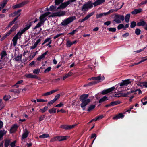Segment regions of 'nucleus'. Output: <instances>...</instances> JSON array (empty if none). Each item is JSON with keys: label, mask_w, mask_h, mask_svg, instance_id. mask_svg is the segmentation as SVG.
<instances>
[{"label": "nucleus", "mask_w": 147, "mask_h": 147, "mask_svg": "<svg viewBox=\"0 0 147 147\" xmlns=\"http://www.w3.org/2000/svg\"><path fill=\"white\" fill-rule=\"evenodd\" d=\"M76 125H62L60 127L65 130H69L73 128Z\"/></svg>", "instance_id": "8"}, {"label": "nucleus", "mask_w": 147, "mask_h": 147, "mask_svg": "<svg viewBox=\"0 0 147 147\" xmlns=\"http://www.w3.org/2000/svg\"><path fill=\"white\" fill-rule=\"evenodd\" d=\"M108 30L113 32H115L116 31V28H110L107 29Z\"/></svg>", "instance_id": "43"}, {"label": "nucleus", "mask_w": 147, "mask_h": 147, "mask_svg": "<svg viewBox=\"0 0 147 147\" xmlns=\"http://www.w3.org/2000/svg\"><path fill=\"white\" fill-rule=\"evenodd\" d=\"M58 89H55L52 90L51 91L49 92H47L46 93L43 94H42V96H49L51 94H52L53 93L57 92V91H58Z\"/></svg>", "instance_id": "15"}, {"label": "nucleus", "mask_w": 147, "mask_h": 147, "mask_svg": "<svg viewBox=\"0 0 147 147\" xmlns=\"http://www.w3.org/2000/svg\"><path fill=\"white\" fill-rule=\"evenodd\" d=\"M142 11L141 9H135L133 11L131 12L132 14H136L137 13H140Z\"/></svg>", "instance_id": "26"}, {"label": "nucleus", "mask_w": 147, "mask_h": 147, "mask_svg": "<svg viewBox=\"0 0 147 147\" xmlns=\"http://www.w3.org/2000/svg\"><path fill=\"white\" fill-rule=\"evenodd\" d=\"M9 0H3L2 3L1 4L0 3V6L2 7V8H4L6 5Z\"/></svg>", "instance_id": "30"}, {"label": "nucleus", "mask_w": 147, "mask_h": 147, "mask_svg": "<svg viewBox=\"0 0 147 147\" xmlns=\"http://www.w3.org/2000/svg\"><path fill=\"white\" fill-rule=\"evenodd\" d=\"M11 97V96L9 95H5L3 97V99L5 101H6L9 100Z\"/></svg>", "instance_id": "40"}, {"label": "nucleus", "mask_w": 147, "mask_h": 147, "mask_svg": "<svg viewBox=\"0 0 147 147\" xmlns=\"http://www.w3.org/2000/svg\"><path fill=\"white\" fill-rule=\"evenodd\" d=\"M18 25H14L8 32L9 33V34H10L12 32L16 30V29L18 27Z\"/></svg>", "instance_id": "23"}, {"label": "nucleus", "mask_w": 147, "mask_h": 147, "mask_svg": "<svg viewBox=\"0 0 147 147\" xmlns=\"http://www.w3.org/2000/svg\"><path fill=\"white\" fill-rule=\"evenodd\" d=\"M51 67H49L47 68L44 71L45 73L48 72L49 71L51 70Z\"/></svg>", "instance_id": "64"}, {"label": "nucleus", "mask_w": 147, "mask_h": 147, "mask_svg": "<svg viewBox=\"0 0 147 147\" xmlns=\"http://www.w3.org/2000/svg\"><path fill=\"white\" fill-rule=\"evenodd\" d=\"M47 100H45L43 99H37V102H47Z\"/></svg>", "instance_id": "55"}, {"label": "nucleus", "mask_w": 147, "mask_h": 147, "mask_svg": "<svg viewBox=\"0 0 147 147\" xmlns=\"http://www.w3.org/2000/svg\"><path fill=\"white\" fill-rule=\"evenodd\" d=\"M88 94H83L80 97V100L82 103L81 104V107L83 108V110L85 109V107L90 101V100L89 99H87Z\"/></svg>", "instance_id": "1"}, {"label": "nucleus", "mask_w": 147, "mask_h": 147, "mask_svg": "<svg viewBox=\"0 0 147 147\" xmlns=\"http://www.w3.org/2000/svg\"><path fill=\"white\" fill-rule=\"evenodd\" d=\"M60 95L59 94H58L56 95L55 96V98L53 100L56 101L57 99H59L60 97Z\"/></svg>", "instance_id": "57"}, {"label": "nucleus", "mask_w": 147, "mask_h": 147, "mask_svg": "<svg viewBox=\"0 0 147 147\" xmlns=\"http://www.w3.org/2000/svg\"><path fill=\"white\" fill-rule=\"evenodd\" d=\"M6 53L5 51H3L1 53V58H3L6 56Z\"/></svg>", "instance_id": "62"}, {"label": "nucleus", "mask_w": 147, "mask_h": 147, "mask_svg": "<svg viewBox=\"0 0 147 147\" xmlns=\"http://www.w3.org/2000/svg\"><path fill=\"white\" fill-rule=\"evenodd\" d=\"M72 74V73L71 72H69L68 73L66 74L63 77V80H64L69 77L71 76Z\"/></svg>", "instance_id": "36"}, {"label": "nucleus", "mask_w": 147, "mask_h": 147, "mask_svg": "<svg viewBox=\"0 0 147 147\" xmlns=\"http://www.w3.org/2000/svg\"><path fill=\"white\" fill-rule=\"evenodd\" d=\"M105 79L104 76L101 75L96 77H92L89 79L90 80H95V81L91 82L89 83V84L94 85L97 83L100 82L101 81H103Z\"/></svg>", "instance_id": "2"}, {"label": "nucleus", "mask_w": 147, "mask_h": 147, "mask_svg": "<svg viewBox=\"0 0 147 147\" xmlns=\"http://www.w3.org/2000/svg\"><path fill=\"white\" fill-rule=\"evenodd\" d=\"M124 20V16L121 15H116L113 21L116 23L119 24L121 23V21H123Z\"/></svg>", "instance_id": "6"}, {"label": "nucleus", "mask_w": 147, "mask_h": 147, "mask_svg": "<svg viewBox=\"0 0 147 147\" xmlns=\"http://www.w3.org/2000/svg\"><path fill=\"white\" fill-rule=\"evenodd\" d=\"M14 23L12 21L11 22H10L9 24L7 26L6 28H9V27H11V26Z\"/></svg>", "instance_id": "60"}, {"label": "nucleus", "mask_w": 147, "mask_h": 147, "mask_svg": "<svg viewBox=\"0 0 147 147\" xmlns=\"http://www.w3.org/2000/svg\"><path fill=\"white\" fill-rule=\"evenodd\" d=\"M28 135V131L26 129H25V131L22 134V139H24L26 138Z\"/></svg>", "instance_id": "21"}, {"label": "nucleus", "mask_w": 147, "mask_h": 147, "mask_svg": "<svg viewBox=\"0 0 147 147\" xmlns=\"http://www.w3.org/2000/svg\"><path fill=\"white\" fill-rule=\"evenodd\" d=\"M124 27L123 24H119L117 26V29L118 30L121 29Z\"/></svg>", "instance_id": "50"}, {"label": "nucleus", "mask_w": 147, "mask_h": 147, "mask_svg": "<svg viewBox=\"0 0 147 147\" xmlns=\"http://www.w3.org/2000/svg\"><path fill=\"white\" fill-rule=\"evenodd\" d=\"M137 25L136 22L134 21H132L131 23L130 27L131 28H134Z\"/></svg>", "instance_id": "49"}, {"label": "nucleus", "mask_w": 147, "mask_h": 147, "mask_svg": "<svg viewBox=\"0 0 147 147\" xmlns=\"http://www.w3.org/2000/svg\"><path fill=\"white\" fill-rule=\"evenodd\" d=\"M45 115H44L40 116L39 118V121H40L43 120L45 118Z\"/></svg>", "instance_id": "58"}, {"label": "nucleus", "mask_w": 147, "mask_h": 147, "mask_svg": "<svg viewBox=\"0 0 147 147\" xmlns=\"http://www.w3.org/2000/svg\"><path fill=\"white\" fill-rule=\"evenodd\" d=\"M107 100H108V97L106 96H105L101 98L99 101L98 102L99 103H102L105 101Z\"/></svg>", "instance_id": "32"}, {"label": "nucleus", "mask_w": 147, "mask_h": 147, "mask_svg": "<svg viewBox=\"0 0 147 147\" xmlns=\"http://www.w3.org/2000/svg\"><path fill=\"white\" fill-rule=\"evenodd\" d=\"M19 39L16 36H15L12 39V41L13 42V45L14 46H16L17 44V42L18 39Z\"/></svg>", "instance_id": "29"}, {"label": "nucleus", "mask_w": 147, "mask_h": 147, "mask_svg": "<svg viewBox=\"0 0 147 147\" xmlns=\"http://www.w3.org/2000/svg\"><path fill=\"white\" fill-rule=\"evenodd\" d=\"M130 16V14H127L125 16L124 19H125V21L127 23L129 22Z\"/></svg>", "instance_id": "33"}, {"label": "nucleus", "mask_w": 147, "mask_h": 147, "mask_svg": "<svg viewBox=\"0 0 147 147\" xmlns=\"http://www.w3.org/2000/svg\"><path fill=\"white\" fill-rule=\"evenodd\" d=\"M95 107V105H90L88 108V111H90L94 109Z\"/></svg>", "instance_id": "44"}, {"label": "nucleus", "mask_w": 147, "mask_h": 147, "mask_svg": "<svg viewBox=\"0 0 147 147\" xmlns=\"http://www.w3.org/2000/svg\"><path fill=\"white\" fill-rule=\"evenodd\" d=\"M103 16V14L102 13H100L99 14H97L96 15V18L98 19L99 18H100Z\"/></svg>", "instance_id": "63"}, {"label": "nucleus", "mask_w": 147, "mask_h": 147, "mask_svg": "<svg viewBox=\"0 0 147 147\" xmlns=\"http://www.w3.org/2000/svg\"><path fill=\"white\" fill-rule=\"evenodd\" d=\"M51 38H47L46 39H45L44 42L42 43V45H43L45 44V43H46L48 42H49L50 41H51Z\"/></svg>", "instance_id": "42"}, {"label": "nucleus", "mask_w": 147, "mask_h": 147, "mask_svg": "<svg viewBox=\"0 0 147 147\" xmlns=\"http://www.w3.org/2000/svg\"><path fill=\"white\" fill-rule=\"evenodd\" d=\"M16 143V141H14L11 142L10 144V145L11 146V147H15V143Z\"/></svg>", "instance_id": "59"}, {"label": "nucleus", "mask_w": 147, "mask_h": 147, "mask_svg": "<svg viewBox=\"0 0 147 147\" xmlns=\"http://www.w3.org/2000/svg\"><path fill=\"white\" fill-rule=\"evenodd\" d=\"M28 1H25L18 4L20 8L22 7L25 5L27 4L28 3Z\"/></svg>", "instance_id": "38"}, {"label": "nucleus", "mask_w": 147, "mask_h": 147, "mask_svg": "<svg viewBox=\"0 0 147 147\" xmlns=\"http://www.w3.org/2000/svg\"><path fill=\"white\" fill-rule=\"evenodd\" d=\"M124 3H123L121 5L119 3H117L115 5V8L117 9L116 10H118L122 8L123 6L124 5Z\"/></svg>", "instance_id": "31"}, {"label": "nucleus", "mask_w": 147, "mask_h": 147, "mask_svg": "<svg viewBox=\"0 0 147 147\" xmlns=\"http://www.w3.org/2000/svg\"><path fill=\"white\" fill-rule=\"evenodd\" d=\"M63 1V0H55V3L56 5H58L59 4L62 3Z\"/></svg>", "instance_id": "46"}, {"label": "nucleus", "mask_w": 147, "mask_h": 147, "mask_svg": "<svg viewBox=\"0 0 147 147\" xmlns=\"http://www.w3.org/2000/svg\"><path fill=\"white\" fill-rule=\"evenodd\" d=\"M57 138L58 141H61L63 140H66L68 136H57Z\"/></svg>", "instance_id": "14"}, {"label": "nucleus", "mask_w": 147, "mask_h": 147, "mask_svg": "<svg viewBox=\"0 0 147 147\" xmlns=\"http://www.w3.org/2000/svg\"><path fill=\"white\" fill-rule=\"evenodd\" d=\"M122 81L123 82L120 83V86L124 85L127 86L129 84L131 83V82L130 81L129 79H127L125 80H123Z\"/></svg>", "instance_id": "10"}, {"label": "nucleus", "mask_w": 147, "mask_h": 147, "mask_svg": "<svg viewBox=\"0 0 147 147\" xmlns=\"http://www.w3.org/2000/svg\"><path fill=\"white\" fill-rule=\"evenodd\" d=\"M46 17L44 14L42 15L39 18L40 22L44 24L45 21L46 20V19H45Z\"/></svg>", "instance_id": "20"}, {"label": "nucleus", "mask_w": 147, "mask_h": 147, "mask_svg": "<svg viewBox=\"0 0 147 147\" xmlns=\"http://www.w3.org/2000/svg\"><path fill=\"white\" fill-rule=\"evenodd\" d=\"M146 22H145L143 20H140V22H138L137 24V25L138 26H145L146 24Z\"/></svg>", "instance_id": "17"}, {"label": "nucleus", "mask_w": 147, "mask_h": 147, "mask_svg": "<svg viewBox=\"0 0 147 147\" xmlns=\"http://www.w3.org/2000/svg\"><path fill=\"white\" fill-rule=\"evenodd\" d=\"M77 41L75 40L73 42H71L70 41L68 40L67 41L66 43V45L67 47H70L73 44H76L77 43Z\"/></svg>", "instance_id": "18"}, {"label": "nucleus", "mask_w": 147, "mask_h": 147, "mask_svg": "<svg viewBox=\"0 0 147 147\" xmlns=\"http://www.w3.org/2000/svg\"><path fill=\"white\" fill-rule=\"evenodd\" d=\"M48 107L47 106H45L43 109H40L39 111L41 112L42 113L45 112L47 110Z\"/></svg>", "instance_id": "41"}, {"label": "nucleus", "mask_w": 147, "mask_h": 147, "mask_svg": "<svg viewBox=\"0 0 147 147\" xmlns=\"http://www.w3.org/2000/svg\"><path fill=\"white\" fill-rule=\"evenodd\" d=\"M44 57L42 56V55H41L39 57L37 58V60L38 61H41L42 59H43Z\"/></svg>", "instance_id": "61"}, {"label": "nucleus", "mask_w": 147, "mask_h": 147, "mask_svg": "<svg viewBox=\"0 0 147 147\" xmlns=\"http://www.w3.org/2000/svg\"><path fill=\"white\" fill-rule=\"evenodd\" d=\"M25 76L27 78H36L37 76L36 75L32 74H28L25 75Z\"/></svg>", "instance_id": "27"}, {"label": "nucleus", "mask_w": 147, "mask_h": 147, "mask_svg": "<svg viewBox=\"0 0 147 147\" xmlns=\"http://www.w3.org/2000/svg\"><path fill=\"white\" fill-rule=\"evenodd\" d=\"M57 141H58L57 136H56L52 138L50 140V142H53Z\"/></svg>", "instance_id": "47"}, {"label": "nucleus", "mask_w": 147, "mask_h": 147, "mask_svg": "<svg viewBox=\"0 0 147 147\" xmlns=\"http://www.w3.org/2000/svg\"><path fill=\"white\" fill-rule=\"evenodd\" d=\"M115 87H113L109 88L103 90L102 92L101 93L103 94H106L113 91L115 89Z\"/></svg>", "instance_id": "9"}, {"label": "nucleus", "mask_w": 147, "mask_h": 147, "mask_svg": "<svg viewBox=\"0 0 147 147\" xmlns=\"http://www.w3.org/2000/svg\"><path fill=\"white\" fill-rule=\"evenodd\" d=\"M124 115L122 113H119L113 118V119L114 120H117L120 118H123Z\"/></svg>", "instance_id": "19"}, {"label": "nucleus", "mask_w": 147, "mask_h": 147, "mask_svg": "<svg viewBox=\"0 0 147 147\" xmlns=\"http://www.w3.org/2000/svg\"><path fill=\"white\" fill-rule=\"evenodd\" d=\"M31 23L28 25H27L23 29L20 30L17 34L15 35L18 38H20L22 34L24 33L26 31L28 30L31 27Z\"/></svg>", "instance_id": "3"}, {"label": "nucleus", "mask_w": 147, "mask_h": 147, "mask_svg": "<svg viewBox=\"0 0 147 147\" xmlns=\"http://www.w3.org/2000/svg\"><path fill=\"white\" fill-rule=\"evenodd\" d=\"M64 34L63 33L59 34H57V35H56L55 36H54V37H53V38L54 39H56V38H57L59 37L61 35H64Z\"/></svg>", "instance_id": "56"}, {"label": "nucleus", "mask_w": 147, "mask_h": 147, "mask_svg": "<svg viewBox=\"0 0 147 147\" xmlns=\"http://www.w3.org/2000/svg\"><path fill=\"white\" fill-rule=\"evenodd\" d=\"M43 24H42L41 22H40L34 28V29H36V28L40 27V26H41V25H43Z\"/></svg>", "instance_id": "48"}, {"label": "nucleus", "mask_w": 147, "mask_h": 147, "mask_svg": "<svg viewBox=\"0 0 147 147\" xmlns=\"http://www.w3.org/2000/svg\"><path fill=\"white\" fill-rule=\"evenodd\" d=\"M94 13L93 12H91L88 14L84 18L82 19L80 22H82L84 21L87 20L91 16H92L94 14Z\"/></svg>", "instance_id": "11"}, {"label": "nucleus", "mask_w": 147, "mask_h": 147, "mask_svg": "<svg viewBox=\"0 0 147 147\" xmlns=\"http://www.w3.org/2000/svg\"><path fill=\"white\" fill-rule=\"evenodd\" d=\"M23 82V81L22 80L19 81L17 82V83L14 85L13 86H16V88H18L19 87L18 84L22 83Z\"/></svg>", "instance_id": "45"}, {"label": "nucleus", "mask_w": 147, "mask_h": 147, "mask_svg": "<svg viewBox=\"0 0 147 147\" xmlns=\"http://www.w3.org/2000/svg\"><path fill=\"white\" fill-rule=\"evenodd\" d=\"M103 117V115H100L97 116L95 118V120L96 121L101 119Z\"/></svg>", "instance_id": "52"}, {"label": "nucleus", "mask_w": 147, "mask_h": 147, "mask_svg": "<svg viewBox=\"0 0 147 147\" xmlns=\"http://www.w3.org/2000/svg\"><path fill=\"white\" fill-rule=\"evenodd\" d=\"M76 0H69L66 2H64L62 3L59 7L58 8V9L61 8H63L65 7L68 5H69L70 3L75 2Z\"/></svg>", "instance_id": "7"}, {"label": "nucleus", "mask_w": 147, "mask_h": 147, "mask_svg": "<svg viewBox=\"0 0 147 147\" xmlns=\"http://www.w3.org/2000/svg\"><path fill=\"white\" fill-rule=\"evenodd\" d=\"M76 19V18L75 16L70 17L64 20L61 23V24L64 26L67 25L70 23L73 22Z\"/></svg>", "instance_id": "5"}, {"label": "nucleus", "mask_w": 147, "mask_h": 147, "mask_svg": "<svg viewBox=\"0 0 147 147\" xmlns=\"http://www.w3.org/2000/svg\"><path fill=\"white\" fill-rule=\"evenodd\" d=\"M22 55L21 54L20 55H18L14 58L15 60L17 61H19L22 58Z\"/></svg>", "instance_id": "37"}, {"label": "nucleus", "mask_w": 147, "mask_h": 147, "mask_svg": "<svg viewBox=\"0 0 147 147\" xmlns=\"http://www.w3.org/2000/svg\"><path fill=\"white\" fill-rule=\"evenodd\" d=\"M40 71V69H36L33 71V73L35 74H38L39 73Z\"/></svg>", "instance_id": "51"}, {"label": "nucleus", "mask_w": 147, "mask_h": 147, "mask_svg": "<svg viewBox=\"0 0 147 147\" xmlns=\"http://www.w3.org/2000/svg\"><path fill=\"white\" fill-rule=\"evenodd\" d=\"M93 4L91 1L87 2L81 7L82 11H87L89 9L93 7Z\"/></svg>", "instance_id": "4"}, {"label": "nucleus", "mask_w": 147, "mask_h": 147, "mask_svg": "<svg viewBox=\"0 0 147 147\" xmlns=\"http://www.w3.org/2000/svg\"><path fill=\"white\" fill-rule=\"evenodd\" d=\"M49 135L48 134H44L39 136V138H45L49 137Z\"/></svg>", "instance_id": "28"}, {"label": "nucleus", "mask_w": 147, "mask_h": 147, "mask_svg": "<svg viewBox=\"0 0 147 147\" xmlns=\"http://www.w3.org/2000/svg\"><path fill=\"white\" fill-rule=\"evenodd\" d=\"M41 39H38L36 42H35V43L34 44V45L31 46L30 49H34L35 48H36L37 45L38 44L41 42Z\"/></svg>", "instance_id": "16"}, {"label": "nucleus", "mask_w": 147, "mask_h": 147, "mask_svg": "<svg viewBox=\"0 0 147 147\" xmlns=\"http://www.w3.org/2000/svg\"><path fill=\"white\" fill-rule=\"evenodd\" d=\"M56 109L53 108L49 110V111L51 114L54 113L56 112Z\"/></svg>", "instance_id": "39"}, {"label": "nucleus", "mask_w": 147, "mask_h": 147, "mask_svg": "<svg viewBox=\"0 0 147 147\" xmlns=\"http://www.w3.org/2000/svg\"><path fill=\"white\" fill-rule=\"evenodd\" d=\"M11 142V140L10 139H5L4 140V145L5 147H7Z\"/></svg>", "instance_id": "25"}, {"label": "nucleus", "mask_w": 147, "mask_h": 147, "mask_svg": "<svg viewBox=\"0 0 147 147\" xmlns=\"http://www.w3.org/2000/svg\"><path fill=\"white\" fill-rule=\"evenodd\" d=\"M121 103V102L119 101H116L114 102H112L111 103V105L112 106H113L119 104Z\"/></svg>", "instance_id": "35"}, {"label": "nucleus", "mask_w": 147, "mask_h": 147, "mask_svg": "<svg viewBox=\"0 0 147 147\" xmlns=\"http://www.w3.org/2000/svg\"><path fill=\"white\" fill-rule=\"evenodd\" d=\"M105 0H96L94 3H93V5L95 7L104 2Z\"/></svg>", "instance_id": "12"}, {"label": "nucleus", "mask_w": 147, "mask_h": 147, "mask_svg": "<svg viewBox=\"0 0 147 147\" xmlns=\"http://www.w3.org/2000/svg\"><path fill=\"white\" fill-rule=\"evenodd\" d=\"M140 32L141 31L139 29H136L135 30V34L137 35H138L140 34Z\"/></svg>", "instance_id": "53"}, {"label": "nucleus", "mask_w": 147, "mask_h": 147, "mask_svg": "<svg viewBox=\"0 0 147 147\" xmlns=\"http://www.w3.org/2000/svg\"><path fill=\"white\" fill-rule=\"evenodd\" d=\"M141 102L143 105L147 104V96L145 97L141 100Z\"/></svg>", "instance_id": "34"}, {"label": "nucleus", "mask_w": 147, "mask_h": 147, "mask_svg": "<svg viewBox=\"0 0 147 147\" xmlns=\"http://www.w3.org/2000/svg\"><path fill=\"white\" fill-rule=\"evenodd\" d=\"M18 25H14L8 32L9 33V34H10L12 32L16 30V29L18 27Z\"/></svg>", "instance_id": "24"}, {"label": "nucleus", "mask_w": 147, "mask_h": 147, "mask_svg": "<svg viewBox=\"0 0 147 147\" xmlns=\"http://www.w3.org/2000/svg\"><path fill=\"white\" fill-rule=\"evenodd\" d=\"M55 101L53 100H52L50 101H49L47 105L48 106H50L52 104H53V103H54Z\"/></svg>", "instance_id": "54"}, {"label": "nucleus", "mask_w": 147, "mask_h": 147, "mask_svg": "<svg viewBox=\"0 0 147 147\" xmlns=\"http://www.w3.org/2000/svg\"><path fill=\"white\" fill-rule=\"evenodd\" d=\"M18 127V126L16 124H14L11 127L10 130L11 133H13L17 130Z\"/></svg>", "instance_id": "13"}, {"label": "nucleus", "mask_w": 147, "mask_h": 147, "mask_svg": "<svg viewBox=\"0 0 147 147\" xmlns=\"http://www.w3.org/2000/svg\"><path fill=\"white\" fill-rule=\"evenodd\" d=\"M65 14V11H60L59 12H57L55 13V16H60L64 15Z\"/></svg>", "instance_id": "22"}]
</instances>
